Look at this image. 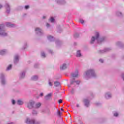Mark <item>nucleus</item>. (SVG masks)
I'll list each match as a JSON object with an SVG mask.
<instances>
[{"label": "nucleus", "instance_id": "obj_37", "mask_svg": "<svg viewBox=\"0 0 124 124\" xmlns=\"http://www.w3.org/2000/svg\"><path fill=\"white\" fill-rule=\"evenodd\" d=\"M12 103L13 105H15V104L16 103V101H15V100L13 99L12 100Z\"/></svg>", "mask_w": 124, "mask_h": 124}, {"label": "nucleus", "instance_id": "obj_27", "mask_svg": "<svg viewBox=\"0 0 124 124\" xmlns=\"http://www.w3.org/2000/svg\"><path fill=\"white\" fill-rule=\"evenodd\" d=\"M41 55L43 58H46V55L45 54V52H44V51L41 52Z\"/></svg>", "mask_w": 124, "mask_h": 124}, {"label": "nucleus", "instance_id": "obj_16", "mask_svg": "<svg viewBox=\"0 0 124 124\" xmlns=\"http://www.w3.org/2000/svg\"><path fill=\"white\" fill-rule=\"evenodd\" d=\"M25 75H26V71H22L20 74V76H19L20 79H23V78H25Z\"/></svg>", "mask_w": 124, "mask_h": 124}, {"label": "nucleus", "instance_id": "obj_35", "mask_svg": "<svg viewBox=\"0 0 124 124\" xmlns=\"http://www.w3.org/2000/svg\"><path fill=\"white\" fill-rule=\"evenodd\" d=\"M62 30L61 29V27L59 26L58 29V32H62Z\"/></svg>", "mask_w": 124, "mask_h": 124}, {"label": "nucleus", "instance_id": "obj_33", "mask_svg": "<svg viewBox=\"0 0 124 124\" xmlns=\"http://www.w3.org/2000/svg\"><path fill=\"white\" fill-rule=\"evenodd\" d=\"M116 15H117V16H122V14L121 12H116Z\"/></svg>", "mask_w": 124, "mask_h": 124}, {"label": "nucleus", "instance_id": "obj_25", "mask_svg": "<svg viewBox=\"0 0 124 124\" xmlns=\"http://www.w3.org/2000/svg\"><path fill=\"white\" fill-rule=\"evenodd\" d=\"M40 106H41V104L40 103H37L34 108H39Z\"/></svg>", "mask_w": 124, "mask_h": 124}, {"label": "nucleus", "instance_id": "obj_17", "mask_svg": "<svg viewBox=\"0 0 124 124\" xmlns=\"http://www.w3.org/2000/svg\"><path fill=\"white\" fill-rule=\"evenodd\" d=\"M51 97H52V93H49L45 96V98L46 100H49L51 99Z\"/></svg>", "mask_w": 124, "mask_h": 124}, {"label": "nucleus", "instance_id": "obj_39", "mask_svg": "<svg viewBox=\"0 0 124 124\" xmlns=\"http://www.w3.org/2000/svg\"><path fill=\"white\" fill-rule=\"evenodd\" d=\"M114 117H118V116H119V113H118L117 112H115L114 113Z\"/></svg>", "mask_w": 124, "mask_h": 124}, {"label": "nucleus", "instance_id": "obj_40", "mask_svg": "<svg viewBox=\"0 0 124 124\" xmlns=\"http://www.w3.org/2000/svg\"><path fill=\"white\" fill-rule=\"evenodd\" d=\"M27 47V43H25L23 46V49L25 50V49H26Z\"/></svg>", "mask_w": 124, "mask_h": 124}, {"label": "nucleus", "instance_id": "obj_60", "mask_svg": "<svg viewBox=\"0 0 124 124\" xmlns=\"http://www.w3.org/2000/svg\"><path fill=\"white\" fill-rule=\"evenodd\" d=\"M75 44V45H76V43H75V44Z\"/></svg>", "mask_w": 124, "mask_h": 124}, {"label": "nucleus", "instance_id": "obj_6", "mask_svg": "<svg viewBox=\"0 0 124 124\" xmlns=\"http://www.w3.org/2000/svg\"><path fill=\"white\" fill-rule=\"evenodd\" d=\"M4 7L6 9V13L7 14H9L10 13L11 8L10 4H9V3H8V2H5L4 4Z\"/></svg>", "mask_w": 124, "mask_h": 124}, {"label": "nucleus", "instance_id": "obj_21", "mask_svg": "<svg viewBox=\"0 0 124 124\" xmlns=\"http://www.w3.org/2000/svg\"><path fill=\"white\" fill-rule=\"evenodd\" d=\"M76 56L78 58H80V57L82 56V54L81 53V51L80 50H78L77 51Z\"/></svg>", "mask_w": 124, "mask_h": 124}, {"label": "nucleus", "instance_id": "obj_55", "mask_svg": "<svg viewBox=\"0 0 124 124\" xmlns=\"http://www.w3.org/2000/svg\"><path fill=\"white\" fill-rule=\"evenodd\" d=\"M2 5L0 4V8H2Z\"/></svg>", "mask_w": 124, "mask_h": 124}, {"label": "nucleus", "instance_id": "obj_30", "mask_svg": "<svg viewBox=\"0 0 124 124\" xmlns=\"http://www.w3.org/2000/svg\"><path fill=\"white\" fill-rule=\"evenodd\" d=\"M74 37L75 38H78L79 37V33H75L74 35Z\"/></svg>", "mask_w": 124, "mask_h": 124}, {"label": "nucleus", "instance_id": "obj_31", "mask_svg": "<svg viewBox=\"0 0 124 124\" xmlns=\"http://www.w3.org/2000/svg\"><path fill=\"white\" fill-rule=\"evenodd\" d=\"M11 68H12V65L10 64L9 65L6 70H7V71H8L9 70H10V69H11Z\"/></svg>", "mask_w": 124, "mask_h": 124}, {"label": "nucleus", "instance_id": "obj_42", "mask_svg": "<svg viewBox=\"0 0 124 124\" xmlns=\"http://www.w3.org/2000/svg\"><path fill=\"white\" fill-rule=\"evenodd\" d=\"M57 114L58 116H61V111L59 109L57 110Z\"/></svg>", "mask_w": 124, "mask_h": 124}, {"label": "nucleus", "instance_id": "obj_5", "mask_svg": "<svg viewBox=\"0 0 124 124\" xmlns=\"http://www.w3.org/2000/svg\"><path fill=\"white\" fill-rule=\"evenodd\" d=\"M0 80L1 84L2 86H4L6 84V79H5V77L4 76V74H0Z\"/></svg>", "mask_w": 124, "mask_h": 124}, {"label": "nucleus", "instance_id": "obj_47", "mask_svg": "<svg viewBox=\"0 0 124 124\" xmlns=\"http://www.w3.org/2000/svg\"><path fill=\"white\" fill-rule=\"evenodd\" d=\"M59 103L61 104L62 102V99H59L58 101Z\"/></svg>", "mask_w": 124, "mask_h": 124}, {"label": "nucleus", "instance_id": "obj_46", "mask_svg": "<svg viewBox=\"0 0 124 124\" xmlns=\"http://www.w3.org/2000/svg\"><path fill=\"white\" fill-rule=\"evenodd\" d=\"M99 62H101L102 63H103L104 60L103 59H99Z\"/></svg>", "mask_w": 124, "mask_h": 124}, {"label": "nucleus", "instance_id": "obj_3", "mask_svg": "<svg viewBox=\"0 0 124 124\" xmlns=\"http://www.w3.org/2000/svg\"><path fill=\"white\" fill-rule=\"evenodd\" d=\"M7 32L4 28V24H0V36L4 37L7 36Z\"/></svg>", "mask_w": 124, "mask_h": 124}, {"label": "nucleus", "instance_id": "obj_10", "mask_svg": "<svg viewBox=\"0 0 124 124\" xmlns=\"http://www.w3.org/2000/svg\"><path fill=\"white\" fill-rule=\"evenodd\" d=\"M15 64H17L18 62H19V55L16 54L14 57V60Z\"/></svg>", "mask_w": 124, "mask_h": 124}, {"label": "nucleus", "instance_id": "obj_24", "mask_svg": "<svg viewBox=\"0 0 124 124\" xmlns=\"http://www.w3.org/2000/svg\"><path fill=\"white\" fill-rule=\"evenodd\" d=\"M17 102L18 105H23V104H24V101L22 100H18Z\"/></svg>", "mask_w": 124, "mask_h": 124}, {"label": "nucleus", "instance_id": "obj_61", "mask_svg": "<svg viewBox=\"0 0 124 124\" xmlns=\"http://www.w3.org/2000/svg\"><path fill=\"white\" fill-rule=\"evenodd\" d=\"M68 87H70V86H68Z\"/></svg>", "mask_w": 124, "mask_h": 124}, {"label": "nucleus", "instance_id": "obj_22", "mask_svg": "<svg viewBox=\"0 0 124 124\" xmlns=\"http://www.w3.org/2000/svg\"><path fill=\"white\" fill-rule=\"evenodd\" d=\"M7 50L6 49H3L0 51V55L3 56V55H5L6 54Z\"/></svg>", "mask_w": 124, "mask_h": 124}, {"label": "nucleus", "instance_id": "obj_1", "mask_svg": "<svg viewBox=\"0 0 124 124\" xmlns=\"http://www.w3.org/2000/svg\"><path fill=\"white\" fill-rule=\"evenodd\" d=\"M95 40L97 41L98 44H101V43H102V42L105 40V37H100L99 33L98 32H96L95 36H93L92 37L90 43L91 44H93Z\"/></svg>", "mask_w": 124, "mask_h": 124}, {"label": "nucleus", "instance_id": "obj_48", "mask_svg": "<svg viewBox=\"0 0 124 124\" xmlns=\"http://www.w3.org/2000/svg\"><path fill=\"white\" fill-rule=\"evenodd\" d=\"M50 24L46 23V27L47 28H50Z\"/></svg>", "mask_w": 124, "mask_h": 124}, {"label": "nucleus", "instance_id": "obj_62", "mask_svg": "<svg viewBox=\"0 0 124 124\" xmlns=\"http://www.w3.org/2000/svg\"><path fill=\"white\" fill-rule=\"evenodd\" d=\"M123 0V1H124V0Z\"/></svg>", "mask_w": 124, "mask_h": 124}, {"label": "nucleus", "instance_id": "obj_12", "mask_svg": "<svg viewBox=\"0 0 124 124\" xmlns=\"http://www.w3.org/2000/svg\"><path fill=\"white\" fill-rule=\"evenodd\" d=\"M84 102V105L86 107H89L90 106V100L88 99H84L83 100Z\"/></svg>", "mask_w": 124, "mask_h": 124}, {"label": "nucleus", "instance_id": "obj_34", "mask_svg": "<svg viewBox=\"0 0 124 124\" xmlns=\"http://www.w3.org/2000/svg\"><path fill=\"white\" fill-rule=\"evenodd\" d=\"M38 66H39V64L36 63L34 65V68H38Z\"/></svg>", "mask_w": 124, "mask_h": 124}, {"label": "nucleus", "instance_id": "obj_45", "mask_svg": "<svg viewBox=\"0 0 124 124\" xmlns=\"http://www.w3.org/2000/svg\"><path fill=\"white\" fill-rule=\"evenodd\" d=\"M76 83L77 85H79V84H80V81L77 80V81H76Z\"/></svg>", "mask_w": 124, "mask_h": 124}, {"label": "nucleus", "instance_id": "obj_8", "mask_svg": "<svg viewBox=\"0 0 124 124\" xmlns=\"http://www.w3.org/2000/svg\"><path fill=\"white\" fill-rule=\"evenodd\" d=\"M33 105H34V101H31L29 102L27 107L29 109H32L33 108Z\"/></svg>", "mask_w": 124, "mask_h": 124}, {"label": "nucleus", "instance_id": "obj_26", "mask_svg": "<svg viewBox=\"0 0 124 124\" xmlns=\"http://www.w3.org/2000/svg\"><path fill=\"white\" fill-rule=\"evenodd\" d=\"M76 80H75V78H73L72 79H70V84L72 85V84L76 83Z\"/></svg>", "mask_w": 124, "mask_h": 124}, {"label": "nucleus", "instance_id": "obj_59", "mask_svg": "<svg viewBox=\"0 0 124 124\" xmlns=\"http://www.w3.org/2000/svg\"><path fill=\"white\" fill-rule=\"evenodd\" d=\"M19 7H20V8H22V6H19Z\"/></svg>", "mask_w": 124, "mask_h": 124}, {"label": "nucleus", "instance_id": "obj_20", "mask_svg": "<svg viewBox=\"0 0 124 124\" xmlns=\"http://www.w3.org/2000/svg\"><path fill=\"white\" fill-rule=\"evenodd\" d=\"M31 80H32V81H37L38 80V76L36 75L33 76L31 78Z\"/></svg>", "mask_w": 124, "mask_h": 124}, {"label": "nucleus", "instance_id": "obj_57", "mask_svg": "<svg viewBox=\"0 0 124 124\" xmlns=\"http://www.w3.org/2000/svg\"><path fill=\"white\" fill-rule=\"evenodd\" d=\"M61 111H63V109H62V108H61Z\"/></svg>", "mask_w": 124, "mask_h": 124}, {"label": "nucleus", "instance_id": "obj_9", "mask_svg": "<svg viewBox=\"0 0 124 124\" xmlns=\"http://www.w3.org/2000/svg\"><path fill=\"white\" fill-rule=\"evenodd\" d=\"M105 97L106 99H110V98H112V93L110 92H108L105 93Z\"/></svg>", "mask_w": 124, "mask_h": 124}, {"label": "nucleus", "instance_id": "obj_29", "mask_svg": "<svg viewBox=\"0 0 124 124\" xmlns=\"http://www.w3.org/2000/svg\"><path fill=\"white\" fill-rule=\"evenodd\" d=\"M49 21H50L51 23H55V18L53 17H51Z\"/></svg>", "mask_w": 124, "mask_h": 124}, {"label": "nucleus", "instance_id": "obj_18", "mask_svg": "<svg viewBox=\"0 0 124 124\" xmlns=\"http://www.w3.org/2000/svg\"><path fill=\"white\" fill-rule=\"evenodd\" d=\"M67 68V65L65 63H63L62 66L60 67L61 70H64V69H66Z\"/></svg>", "mask_w": 124, "mask_h": 124}, {"label": "nucleus", "instance_id": "obj_41", "mask_svg": "<svg viewBox=\"0 0 124 124\" xmlns=\"http://www.w3.org/2000/svg\"><path fill=\"white\" fill-rule=\"evenodd\" d=\"M79 22L80 23H81V24H84L85 21H84V20L80 19H79Z\"/></svg>", "mask_w": 124, "mask_h": 124}, {"label": "nucleus", "instance_id": "obj_28", "mask_svg": "<svg viewBox=\"0 0 124 124\" xmlns=\"http://www.w3.org/2000/svg\"><path fill=\"white\" fill-rule=\"evenodd\" d=\"M60 82H59V81H55L54 82V86L55 87H59V86H60Z\"/></svg>", "mask_w": 124, "mask_h": 124}, {"label": "nucleus", "instance_id": "obj_19", "mask_svg": "<svg viewBox=\"0 0 124 124\" xmlns=\"http://www.w3.org/2000/svg\"><path fill=\"white\" fill-rule=\"evenodd\" d=\"M47 39H48L49 41H50V42H53V41H55V38L54 37L49 35L47 36Z\"/></svg>", "mask_w": 124, "mask_h": 124}, {"label": "nucleus", "instance_id": "obj_7", "mask_svg": "<svg viewBox=\"0 0 124 124\" xmlns=\"http://www.w3.org/2000/svg\"><path fill=\"white\" fill-rule=\"evenodd\" d=\"M36 33L38 35H43V31L39 28H36L35 30Z\"/></svg>", "mask_w": 124, "mask_h": 124}, {"label": "nucleus", "instance_id": "obj_43", "mask_svg": "<svg viewBox=\"0 0 124 124\" xmlns=\"http://www.w3.org/2000/svg\"><path fill=\"white\" fill-rule=\"evenodd\" d=\"M71 93H72V94L74 93V89L73 88H72L71 90Z\"/></svg>", "mask_w": 124, "mask_h": 124}, {"label": "nucleus", "instance_id": "obj_23", "mask_svg": "<svg viewBox=\"0 0 124 124\" xmlns=\"http://www.w3.org/2000/svg\"><path fill=\"white\" fill-rule=\"evenodd\" d=\"M117 46L118 47H123L124 46V44L121 42H118L116 43Z\"/></svg>", "mask_w": 124, "mask_h": 124}, {"label": "nucleus", "instance_id": "obj_51", "mask_svg": "<svg viewBox=\"0 0 124 124\" xmlns=\"http://www.w3.org/2000/svg\"><path fill=\"white\" fill-rule=\"evenodd\" d=\"M40 96H43V93H41L40 94Z\"/></svg>", "mask_w": 124, "mask_h": 124}, {"label": "nucleus", "instance_id": "obj_11", "mask_svg": "<svg viewBox=\"0 0 124 124\" xmlns=\"http://www.w3.org/2000/svg\"><path fill=\"white\" fill-rule=\"evenodd\" d=\"M71 75L73 78H75V77H77L79 75V71L77 70L75 72L72 73Z\"/></svg>", "mask_w": 124, "mask_h": 124}, {"label": "nucleus", "instance_id": "obj_52", "mask_svg": "<svg viewBox=\"0 0 124 124\" xmlns=\"http://www.w3.org/2000/svg\"><path fill=\"white\" fill-rule=\"evenodd\" d=\"M96 104L97 105V106H99V105H100L101 104L99 103H97Z\"/></svg>", "mask_w": 124, "mask_h": 124}, {"label": "nucleus", "instance_id": "obj_13", "mask_svg": "<svg viewBox=\"0 0 124 124\" xmlns=\"http://www.w3.org/2000/svg\"><path fill=\"white\" fill-rule=\"evenodd\" d=\"M111 48H105L103 50H101L99 51V53L100 54H103L104 53H106V52H109V51H110Z\"/></svg>", "mask_w": 124, "mask_h": 124}, {"label": "nucleus", "instance_id": "obj_50", "mask_svg": "<svg viewBox=\"0 0 124 124\" xmlns=\"http://www.w3.org/2000/svg\"><path fill=\"white\" fill-rule=\"evenodd\" d=\"M122 79L124 80V74H122Z\"/></svg>", "mask_w": 124, "mask_h": 124}, {"label": "nucleus", "instance_id": "obj_38", "mask_svg": "<svg viewBox=\"0 0 124 124\" xmlns=\"http://www.w3.org/2000/svg\"><path fill=\"white\" fill-rule=\"evenodd\" d=\"M48 84L49 86H50V87H52V86H53V84L52 83V82H51V80H49L48 81Z\"/></svg>", "mask_w": 124, "mask_h": 124}, {"label": "nucleus", "instance_id": "obj_49", "mask_svg": "<svg viewBox=\"0 0 124 124\" xmlns=\"http://www.w3.org/2000/svg\"><path fill=\"white\" fill-rule=\"evenodd\" d=\"M48 52L50 54H53V50H48Z\"/></svg>", "mask_w": 124, "mask_h": 124}, {"label": "nucleus", "instance_id": "obj_15", "mask_svg": "<svg viewBox=\"0 0 124 124\" xmlns=\"http://www.w3.org/2000/svg\"><path fill=\"white\" fill-rule=\"evenodd\" d=\"M5 25L9 28H14L15 27V24H12L10 22H7L5 23Z\"/></svg>", "mask_w": 124, "mask_h": 124}, {"label": "nucleus", "instance_id": "obj_14", "mask_svg": "<svg viewBox=\"0 0 124 124\" xmlns=\"http://www.w3.org/2000/svg\"><path fill=\"white\" fill-rule=\"evenodd\" d=\"M55 2L58 4H64L65 3V0H55Z\"/></svg>", "mask_w": 124, "mask_h": 124}, {"label": "nucleus", "instance_id": "obj_44", "mask_svg": "<svg viewBox=\"0 0 124 124\" xmlns=\"http://www.w3.org/2000/svg\"><path fill=\"white\" fill-rule=\"evenodd\" d=\"M25 9H29V8H30V6H29V5H26V6H25Z\"/></svg>", "mask_w": 124, "mask_h": 124}, {"label": "nucleus", "instance_id": "obj_56", "mask_svg": "<svg viewBox=\"0 0 124 124\" xmlns=\"http://www.w3.org/2000/svg\"><path fill=\"white\" fill-rule=\"evenodd\" d=\"M8 124H14L13 123V122H11L10 123H8Z\"/></svg>", "mask_w": 124, "mask_h": 124}, {"label": "nucleus", "instance_id": "obj_4", "mask_svg": "<svg viewBox=\"0 0 124 124\" xmlns=\"http://www.w3.org/2000/svg\"><path fill=\"white\" fill-rule=\"evenodd\" d=\"M26 123L27 124H40V122L39 121H37L33 119H30V118H27Z\"/></svg>", "mask_w": 124, "mask_h": 124}, {"label": "nucleus", "instance_id": "obj_53", "mask_svg": "<svg viewBox=\"0 0 124 124\" xmlns=\"http://www.w3.org/2000/svg\"><path fill=\"white\" fill-rule=\"evenodd\" d=\"M43 19H46V16H44L43 17Z\"/></svg>", "mask_w": 124, "mask_h": 124}, {"label": "nucleus", "instance_id": "obj_32", "mask_svg": "<svg viewBox=\"0 0 124 124\" xmlns=\"http://www.w3.org/2000/svg\"><path fill=\"white\" fill-rule=\"evenodd\" d=\"M32 115H37V111L35 110H33L32 111Z\"/></svg>", "mask_w": 124, "mask_h": 124}, {"label": "nucleus", "instance_id": "obj_2", "mask_svg": "<svg viewBox=\"0 0 124 124\" xmlns=\"http://www.w3.org/2000/svg\"><path fill=\"white\" fill-rule=\"evenodd\" d=\"M96 77V74L93 69H88L85 72L84 78L85 80H89L91 78H95Z\"/></svg>", "mask_w": 124, "mask_h": 124}, {"label": "nucleus", "instance_id": "obj_54", "mask_svg": "<svg viewBox=\"0 0 124 124\" xmlns=\"http://www.w3.org/2000/svg\"><path fill=\"white\" fill-rule=\"evenodd\" d=\"M77 107L78 108L79 107V104H77Z\"/></svg>", "mask_w": 124, "mask_h": 124}, {"label": "nucleus", "instance_id": "obj_58", "mask_svg": "<svg viewBox=\"0 0 124 124\" xmlns=\"http://www.w3.org/2000/svg\"><path fill=\"white\" fill-rule=\"evenodd\" d=\"M80 124H84L82 122L80 123Z\"/></svg>", "mask_w": 124, "mask_h": 124}, {"label": "nucleus", "instance_id": "obj_36", "mask_svg": "<svg viewBox=\"0 0 124 124\" xmlns=\"http://www.w3.org/2000/svg\"><path fill=\"white\" fill-rule=\"evenodd\" d=\"M55 43L56 45H60L61 44V41H60V40H57L56 42H55Z\"/></svg>", "mask_w": 124, "mask_h": 124}]
</instances>
